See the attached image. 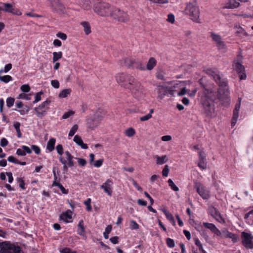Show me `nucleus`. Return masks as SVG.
<instances>
[{
    "label": "nucleus",
    "mask_w": 253,
    "mask_h": 253,
    "mask_svg": "<svg viewBox=\"0 0 253 253\" xmlns=\"http://www.w3.org/2000/svg\"><path fill=\"white\" fill-rule=\"evenodd\" d=\"M169 172V167L168 165H166L162 171L163 175L165 177L168 176Z\"/></svg>",
    "instance_id": "59"
},
{
    "label": "nucleus",
    "mask_w": 253,
    "mask_h": 253,
    "mask_svg": "<svg viewBox=\"0 0 253 253\" xmlns=\"http://www.w3.org/2000/svg\"><path fill=\"white\" fill-rule=\"evenodd\" d=\"M56 149L58 154L62 155L63 153V148L61 144H58L56 147Z\"/></svg>",
    "instance_id": "53"
},
{
    "label": "nucleus",
    "mask_w": 253,
    "mask_h": 253,
    "mask_svg": "<svg viewBox=\"0 0 253 253\" xmlns=\"http://www.w3.org/2000/svg\"><path fill=\"white\" fill-rule=\"evenodd\" d=\"M125 133L126 136L131 137L135 134V131L132 127H129L125 130Z\"/></svg>",
    "instance_id": "37"
},
{
    "label": "nucleus",
    "mask_w": 253,
    "mask_h": 253,
    "mask_svg": "<svg viewBox=\"0 0 253 253\" xmlns=\"http://www.w3.org/2000/svg\"><path fill=\"white\" fill-rule=\"evenodd\" d=\"M203 225L205 227L210 229L212 232L219 235L220 234V231L212 224L209 222H203Z\"/></svg>",
    "instance_id": "23"
},
{
    "label": "nucleus",
    "mask_w": 253,
    "mask_h": 253,
    "mask_svg": "<svg viewBox=\"0 0 253 253\" xmlns=\"http://www.w3.org/2000/svg\"><path fill=\"white\" fill-rule=\"evenodd\" d=\"M225 237L226 238H229L232 239V241L233 243H236L238 241V238L234 234L227 231L225 232Z\"/></svg>",
    "instance_id": "32"
},
{
    "label": "nucleus",
    "mask_w": 253,
    "mask_h": 253,
    "mask_svg": "<svg viewBox=\"0 0 253 253\" xmlns=\"http://www.w3.org/2000/svg\"><path fill=\"white\" fill-rule=\"evenodd\" d=\"M2 4L3 6L2 11L16 15H21L22 14V13L18 9L13 7L10 3H2Z\"/></svg>",
    "instance_id": "15"
},
{
    "label": "nucleus",
    "mask_w": 253,
    "mask_h": 253,
    "mask_svg": "<svg viewBox=\"0 0 253 253\" xmlns=\"http://www.w3.org/2000/svg\"><path fill=\"white\" fill-rule=\"evenodd\" d=\"M235 29L236 30V35L241 39L244 40L248 36V33L245 31L244 29L240 25H236L235 26Z\"/></svg>",
    "instance_id": "19"
},
{
    "label": "nucleus",
    "mask_w": 253,
    "mask_h": 253,
    "mask_svg": "<svg viewBox=\"0 0 253 253\" xmlns=\"http://www.w3.org/2000/svg\"><path fill=\"white\" fill-rule=\"evenodd\" d=\"M51 84L55 88H58L59 87V83L58 81L56 80H52L51 81Z\"/></svg>",
    "instance_id": "60"
},
{
    "label": "nucleus",
    "mask_w": 253,
    "mask_h": 253,
    "mask_svg": "<svg viewBox=\"0 0 253 253\" xmlns=\"http://www.w3.org/2000/svg\"><path fill=\"white\" fill-rule=\"evenodd\" d=\"M112 7L105 2L98 3L94 6V11L101 16H109Z\"/></svg>",
    "instance_id": "4"
},
{
    "label": "nucleus",
    "mask_w": 253,
    "mask_h": 253,
    "mask_svg": "<svg viewBox=\"0 0 253 253\" xmlns=\"http://www.w3.org/2000/svg\"><path fill=\"white\" fill-rule=\"evenodd\" d=\"M209 212L216 221H220L222 220V217L220 213L214 207L211 206L209 208Z\"/></svg>",
    "instance_id": "20"
},
{
    "label": "nucleus",
    "mask_w": 253,
    "mask_h": 253,
    "mask_svg": "<svg viewBox=\"0 0 253 253\" xmlns=\"http://www.w3.org/2000/svg\"><path fill=\"white\" fill-rule=\"evenodd\" d=\"M61 253H76L75 252L72 251L69 248H64L60 251Z\"/></svg>",
    "instance_id": "64"
},
{
    "label": "nucleus",
    "mask_w": 253,
    "mask_h": 253,
    "mask_svg": "<svg viewBox=\"0 0 253 253\" xmlns=\"http://www.w3.org/2000/svg\"><path fill=\"white\" fill-rule=\"evenodd\" d=\"M31 148L36 154L39 155L40 153L41 149L38 146L32 145Z\"/></svg>",
    "instance_id": "55"
},
{
    "label": "nucleus",
    "mask_w": 253,
    "mask_h": 253,
    "mask_svg": "<svg viewBox=\"0 0 253 253\" xmlns=\"http://www.w3.org/2000/svg\"><path fill=\"white\" fill-rule=\"evenodd\" d=\"M56 140L54 138H50L46 145V149L49 151L51 152L54 149V145L55 144Z\"/></svg>",
    "instance_id": "28"
},
{
    "label": "nucleus",
    "mask_w": 253,
    "mask_h": 253,
    "mask_svg": "<svg viewBox=\"0 0 253 253\" xmlns=\"http://www.w3.org/2000/svg\"><path fill=\"white\" fill-rule=\"evenodd\" d=\"M75 112L73 111H69L65 113L62 117V119H66L69 118L70 116L73 115Z\"/></svg>",
    "instance_id": "49"
},
{
    "label": "nucleus",
    "mask_w": 253,
    "mask_h": 253,
    "mask_svg": "<svg viewBox=\"0 0 253 253\" xmlns=\"http://www.w3.org/2000/svg\"><path fill=\"white\" fill-rule=\"evenodd\" d=\"M241 98H238L237 102L236 103L235 108L233 110V117L231 122V126H234L236 125L237 121L238 120V118L239 117V113L241 107Z\"/></svg>",
    "instance_id": "13"
},
{
    "label": "nucleus",
    "mask_w": 253,
    "mask_h": 253,
    "mask_svg": "<svg viewBox=\"0 0 253 253\" xmlns=\"http://www.w3.org/2000/svg\"><path fill=\"white\" fill-rule=\"evenodd\" d=\"M13 126L16 131L17 137L18 138H20L22 136V133L20 129V123L18 122H15L14 123Z\"/></svg>",
    "instance_id": "35"
},
{
    "label": "nucleus",
    "mask_w": 253,
    "mask_h": 253,
    "mask_svg": "<svg viewBox=\"0 0 253 253\" xmlns=\"http://www.w3.org/2000/svg\"><path fill=\"white\" fill-rule=\"evenodd\" d=\"M208 75L212 77L215 82L219 85V88L217 91L216 87L208 89L204 87L203 95L201 96V101L204 111L207 117H213L215 115L214 101L218 98L223 105L227 107L229 105L230 99V92L227 87L226 79L222 78L220 72L216 69H208L206 70Z\"/></svg>",
    "instance_id": "1"
},
{
    "label": "nucleus",
    "mask_w": 253,
    "mask_h": 253,
    "mask_svg": "<svg viewBox=\"0 0 253 253\" xmlns=\"http://www.w3.org/2000/svg\"><path fill=\"white\" fill-rule=\"evenodd\" d=\"M12 80V78L9 75L0 76V81L5 83H7Z\"/></svg>",
    "instance_id": "40"
},
{
    "label": "nucleus",
    "mask_w": 253,
    "mask_h": 253,
    "mask_svg": "<svg viewBox=\"0 0 253 253\" xmlns=\"http://www.w3.org/2000/svg\"><path fill=\"white\" fill-rule=\"evenodd\" d=\"M78 129V126L77 125H74L71 128V129H70V131H69V137H72L73 136L75 133L76 132V131H77Z\"/></svg>",
    "instance_id": "43"
},
{
    "label": "nucleus",
    "mask_w": 253,
    "mask_h": 253,
    "mask_svg": "<svg viewBox=\"0 0 253 253\" xmlns=\"http://www.w3.org/2000/svg\"><path fill=\"white\" fill-rule=\"evenodd\" d=\"M198 167L202 169H205L207 168V162L206 159H203V158H202V159H199L198 162Z\"/></svg>",
    "instance_id": "34"
},
{
    "label": "nucleus",
    "mask_w": 253,
    "mask_h": 253,
    "mask_svg": "<svg viewBox=\"0 0 253 253\" xmlns=\"http://www.w3.org/2000/svg\"><path fill=\"white\" fill-rule=\"evenodd\" d=\"M87 127L90 130H93L99 124V121L96 118H89L87 120Z\"/></svg>",
    "instance_id": "17"
},
{
    "label": "nucleus",
    "mask_w": 253,
    "mask_h": 253,
    "mask_svg": "<svg viewBox=\"0 0 253 253\" xmlns=\"http://www.w3.org/2000/svg\"><path fill=\"white\" fill-rule=\"evenodd\" d=\"M56 36L62 40H65L67 38V35L65 34L62 32L57 33L56 34Z\"/></svg>",
    "instance_id": "57"
},
{
    "label": "nucleus",
    "mask_w": 253,
    "mask_h": 253,
    "mask_svg": "<svg viewBox=\"0 0 253 253\" xmlns=\"http://www.w3.org/2000/svg\"><path fill=\"white\" fill-rule=\"evenodd\" d=\"M59 161L63 165V169L65 172H67L68 171V163H67V161L65 160L62 157H60L59 158Z\"/></svg>",
    "instance_id": "38"
},
{
    "label": "nucleus",
    "mask_w": 253,
    "mask_h": 253,
    "mask_svg": "<svg viewBox=\"0 0 253 253\" xmlns=\"http://www.w3.org/2000/svg\"><path fill=\"white\" fill-rule=\"evenodd\" d=\"M77 232L78 234L84 237H86L85 229L83 224V222L79 223L77 228Z\"/></svg>",
    "instance_id": "25"
},
{
    "label": "nucleus",
    "mask_w": 253,
    "mask_h": 253,
    "mask_svg": "<svg viewBox=\"0 0 253 253\" xmlns=\"http://www.w3.org/2000/svg\"><path fill=\"white\" fill-rule=\"evenodd\" d=\"M156 90L157 91L158 97L162 99L168 93L173 94V90L171 87H169L165 85L158 84L157 85Z\"/></svg>",
    "instance_id": "12"
},
{
    "label": "nucleus",
    "mask_w": 253,
    "mask_h": 253,
    "mask_svg": "<svg viewBox=\"0 0 253 253\" xmlns=\"http://www.w3.org/2000/svg\"><path fill=\"white\" fill-rule=\"evenodd\" d=\"M81 25L83 27L84 31L86 35H88L91 33V27L88 22H82Z\"/></svg>",
    "instance_id": "26"
},
{
    "label": "nucleus",
    "mask_w": 253,
    "mask_h": 253,
    "mask_svg": "<svg viewBox=\"0 0 253 253\" xmlns=\"http://www.w3.org/2000/svg\"><path fill=\"white\" fill-rule=\"evenodd\" d=\"M74 141L79 146H81L82 149H86L88 148L87 145L84 143L82 138L78 135L75 136L74 138Z\"/></svg>",
    "instance_id": "24"
},
{
    "label": "nucleus",
    "mask_w": 253,
    "mask_h": 253,
    "mask_svg": "<svg viewBox=\"0 0 253 253\" xmlns=\"http://www.w3.org/2000/svg\"><path fill=\"white\" fill-rule=\"evenodd\" d=\"M156 60L154 57H151L147 64V69L148 70H152L156 65Z\"/></svg>",
    "instance_id": "27"
},
{
    "label": "nucleus",
    "mask_w": 253,
    "mask_h": 253,
    "mask_svg": "<svg viewBox=\"0 0 253 253\" xmlns=\"http://www.w3.org/2000/svg\"><path fill=\"white\" fill-rule=\"evenodd\" d=\"M78 162L79 164L82 167L84 166L86 164V160L83 158H78Z\"/></svg>",
    "instance_id": "62"
},
{
    "label": "nucleus",
    "mask_w": 253,
    "mask_h": 253,
    "mask_svg": "<svg viewBox=\"0 0 253 253\" xmlns=\"http://www.w3.org/2000/svg\"><path fill=\"white\" fill-rule=\"evenodd\" d=\"M52 186H57L59 187V188L61 190L62 193L64 194H67L68 193V190L66 189L59 182H54L52 183Z\"/></svg>",
    "instance_id": "33"
},
{
    "label": "nucleus",
    "mask_w": 253,
    "mask_h": 253,
    "mask_svg": "<svg viewBox=\"0 0 253 253\" xmlns=\"http://www.w3.org/2000/svg\"><path fill=\"white\" fill-rule=\"evenodd\" d=\"M185 12L191 19L197 23H200V10L196 0H191L186 5Z\"/></svg>",
    "instance_id": "3"
},
{
    "label": "nucleus",
    "mask_w": 253,
    "mask_h": 253,
    "mask_svg": "<svg viewBox=\"0 0 253 253\" xmlns=\"http://www.w3.org/2000/svg\"><path fill=\"white\" fill-rule=\"evenodd\" d=\"M109 16L114 19L121 22H126L128 20V16L126 12L113 7H112Z\"/></svg>",
    "instance_id": "6"
},
{
    "label": "nucleus",
    "mask_w": 253,
    "mask_h": 253,
    "mask_svg": "<svg viewBox=\"0 0 253 253\" xmlns=\"http://www.w3.org/2000/svg\"><path fill=\"white\" fill-rule=\"evenodd\" d=\"M210 37L212 39V40L216 43L219 50L223 51L226 50L225 44L219 35L213 32H211Z\"/></svg>",
    "instance_id": "11"
},
{
    "label": "nucleus",
    "mask_w": 253,
    "mask_h": 253,
    "mask_svg": "<svg viewBox=\"0 0 253 253\" xmlns=\"http://www.w3.org/2000/svg\"><path fill=\"white\" fill-rule=\"evenodd\" d=\"M155 157L156 159V162L158 165H163L167 161L166 155H164L162 157L156 155Z\"/></svg>",
    "instance_id": "30"
},
{
    "label": "nucleus",
    "mask_w": 253,
    "mask_h": 253,
    "mask_svg": "<svg viewBox=\"0 0 253 253\" xmlns=\"http://www.w3.org/2000/svg\"><path fill=\"white\" fill-rule=\"evenodd\" d=\"M152 118V115L150 114H148L147 115L142 116L140 118V120L141 121H146Z\"/></svg>",
    "instance_id": "61"
},
{
    "label": "nucleus",
    "mask_w": 253,
    "mask_h": 253,
    "mask_svg": "<svg viewBox=\"0 0 253 253\" xmlns=\"http://www.w3.org/2000/svg\"><path fill=\"white\" fill-rule=\"evenodd\" d=\"M229 6H227L228 8H235L239 6L240 3L237 2L236 0H229Z\"/></svg>",
    "instance_id": "36"
},
{
    "label": "nucleus",
    "mask_w": 253,
    "mask_h": 253,
    "mask_svg": "<svg viewBox=\"0 0 253 253\" xmlns=\"http://www.w3.org/2000/svg\"><path fill=\"white\" fill-rule=\"evenodd\" d=\"M14 101L15 99L14 98L11 97H8L6 101L7 106L9 108L12 107L14 104Z\"/></svg>",
    "instance_id": "44"
},
{
    "label": "nucleus",
    "mask_w": 253,
    "mask_h": 253,
    "mask_svg": "<svg viewBox=\"0 0 253 253\" xmlns=\"http://www.w3.org/2000/svg\"><path fill=\"white\" fill-rule=\"evenodd\" d=\"M103 162V159H101L96 160L94 162V163L93 164V166L95 167L99 168L102 166Z\"/></svg>",
    "instance_id": "54"
},
{
    "label": "nucleus",
    "mask_w": 253,
    "mask_h": 253,
    "mask_svg": "<svg viewBox=\"0 0 253 253\" xmlns=\"http://www.w3.org/2000/svg\"><path fill=\"white\" fill-rule=\"evenodd\" d=\"M50 103V100H46L42 102L38 107L34 108V111L36 113L37 117L41 119L47 114L49 110V105Z\"/></svg>",
    "instance_id": "8"
},
{
    "label": "nucleus",
    "mask_w": 253,
    "mask_h": 253,
    "mask_svg": "<svg viewBox=\"0 0 253 253\" xmlns=\"http://www.w3.org/2000/svg\"><path fill=\"white\" fill-rule=\"evenodd\" d=\"M20 89L23 92L26 93L29 92L31 88L28 84H25L21 86Z\"/></svg>",
    "instance_id": "48"
},
{
    "label": "nucleus",
    "mask_w": 253,
    "mask_h": 253,
    "mask_svg": "<svg viewBox=\"0 0 253 253\" xmlns=\"http://www.w3.org/2000/svg\"><path fill=\"white\" fill-rule=\"evenodd\" d=\"M242 60H243V56H242L241 52L240 51L237 56L236 59L233 61V63H236V62L242 63Z\"/></svg>",
    "instance_id": "51"
},
{
    "label": "nucleus",
    "mask_w": 253,
    "mask_h": 253,
    "mask_svg": "<svg viewBox=\"0 0 253 253\" xmlns=\"http://www.w3.org/2000/svg\"><path fill=\"white\" fill-rule=\"evenodd\" d=\"M169 186L174 191H178L179 188L175 185L173 183V181L171 179H169L168 181Z\"/></svg>",
    "instance_id": "42"
},
{
    "label": "nucleus",
    "mask_w": 253,
    "mask_h": 253,
    "mask_svg": "<svg viewBox=\"0 0 253 253\" xmlns=\"http://www.w3.org/2000/svg\"><path fill=\"white\" fill-rule=\"evenodd\" d=\"M163 211L168 220L171 221L174 220L172 215L169 211L166 210H164Z\"/></svg>",
    "instance_id": "47"
},
{
    "label": "nucleus",
    "mask_w": 253,
    "mask_h": 253,
    "mask_svg": "<svg viewBox=\"0 0 253 253\" xmlns=\"http://www.w3.org/2000/svg\"><path fill=\"white\" fill-rule=\"evenodd\" d=\"M50 2L51 7L55 10L58 11H63L64 9V6L60 2L59 0H48Z\"/></svg>",
    "instance_id": "18"
},
{
    "label": "nucleus",
    "mask_w": 253,
    "mask_h": 253,
    "mask_svg": "<svg viewBox=\"0 0 253 253\" xmlns=\"http://www.w3.org/2000/svg\"><path fill=\"white\" fill-rule=\"evenodd\" d=\"M233 66L236 72L239 74L240 80H245L246 75L245 73V68L242 63H233Z\"/></svg>",
    "instance_id": "14"
},
{
    "label": "nucleus",
    "mask_w": 253,
    "mask_h": 253,
    "mask_svg": "<svg viewBox=\"0 0 253 253\" xmlns=\"http://www.w3.org/2000/svg\"><path fill=\"white\" fill-rule=\"evenodd\" d=\"M124 63L122 65L126 66L128 67L145 70V67L142 64L141 61L139 59H133L130 58H125L123 60Z\"/></svg>",
    "instance_id": "9"
},
{
    "label": "nucleus",
    "mask_w": 253,
    "mask_h": 253,
    "mask_svg": "<svg viewBox=\"0 0 253 253\" xmlns=\"http://www.w3.org/2000/svg\"><path fill=\"white\" fill-rule=\"evenodd\" d=\"M194 187L199 195L204 200H208L210 197V192L202 183L196 181L194 183Z\"/></svg>",
    "instance_id": "7"
},
{
    "label": "nucleus",
    "mask_w": 253,
    "mask_h": 253,
    "mask_svg": "<svg viewBox=\"0 0 253 253\" xmlns=\"http://www.w3.org/2000/svg\"><path fill=\"white\" fill-rule=\"evenodd\" d=\"M250 217L251 220H253V210L250 211L248 213H246L245 214L244 218L247 219L248 218Z\"/></svg>",
    "instance_id": "56"
},
{
    "label": "nucleus",
    "mask_w": 253,
    "mask_h": 253,
    "mask_svg": "<svg viewBox=\"0 0 253 253\" xmlns=\"http://www.w3.org/2000/svg\"><path fill=\"white\" fill-rule=\"evenodd\" d=\"M18 98L19 99H23L26 100H30L31 99V97L30 95L27 94L25 93H21L18 95Z\"/></svg>",
    "instance_id": "50"
},
{
    "label": "nucleus",
    "mask_w": 253,
    "mask_h": 253,
    "mask_svg": "<svg viewBox=\"0 0 253 253\" xmlns=\"http://www.w3.org/2000/svg\"><path fill=\"white\" fill-rule=\"evenodd\" d=\"M42 91H40L36 93L35 97V100L34 101V103H36L40 101L41 100V96L43 94Z\"/></svg>",
    "instance_id": "46"
},
{
    "label": "nucleus",
    "mask_w": 253,
    "mask_h": 253,
    "mask_svg": "<svg viewBox=\"0 0 253 253\" xmlns=\"http://www.w3.org/2000/svg\"><path fill=\"white\" fill-rule=\"evenodd\" d=\"M116 80L121 86L129 89L135 97L138 98L143 93V86L133 76L127 73H118Z\"/></svg>",
    "instance_id": "2"
},
{
    "label": "nucleus",
    "mask_w": 253,
    "mask_h": 253,
    "mask_svg": "<svg viewBox=\"0 0 253 253\" xmlns=\"http://www.w3.org/2000/svg\"><path fill=\"white\" fill-rule=\"evenodd\" d=\"M167 21L171 23H173L174 22V16L172 14H169L168 16Z\"/></svg>",
    "instance_id": "63"
},
{
    "label": "nucleus",
    "mask_w": 253,
    "mask_h": 253,
    "mask_svg": "<svg viewBox=\"0 0 253 253\" xmlns=\"http://www.w3.org/2000/svg\"><path fill=\"white\" fill-rule=\"evenodd\" d=\"M73 214V212L71 210H68L61 214L59 219L63 221H67L68 220L72 219Z\"/></svg>",
    "instance_id": "21"
},
{
    "label": "nucleus",
    "mask_w": 253,
    "mask_h": 253,
    "mask_svg": "<svg viewBox=\"0 0 253 253\" xmlns=\"http://www.w3.org/2000/svg\"><path fill=\"white\" fill-rule=\"evenodd\" d=\"M7 160L8 162L14 163L15 164L19 163V161L16 159L13 156H9L7 158Z\"/></svg>",
    "instance_id": "58"
},
{
    "label": "nucleus",
    "mask_w": 253,
    "mask_h": 253,
    "mask_svg": "<svg viewBox=\"0 0 253 253\" xmlns=\"http://www.w3.org/2000/svg\"><path fill=\"white\" fill-rule=\"evenodd\" d=\"M0 253H23L20 247L6 241L0 243Z\"/></svg>",
    "instance_id": "5"
},
{
    "label": "nucleus",
    "mask_w": 253,
    "mask_h": 253,
    "mask_svg": "<svg viewBox=\"0 0 253 253\" xmlns=\"http://www.w3.org/2000/svg\"><path fill=\"white\" fill-rule=\"evenodd\" d=\"M53 62H55L62 57V53L61 52H54L53 53Z\"/></svg>",
    "instance_id": "41"
},
{
    "label": "nucleus",
    "mask_w": 253,
    "mask_h": 253,
    "mask_svg": "<svg viewBox=\"0 0 253 253\" xmlns=\"http://www.w3.org/2000/svg\"><path fill=\"white\" fill-rule=\"evenodd\" d=\"M113 182L110 179H108L105 182L103 183L100 187L104 190V192L106 193L108 195L111 196L112 193V185Z\"/></svg>",
    "instance_id": "16"
},
{
    "label": "nucleus",
    "mask_w": 253,
    "mask_h": 253,
    "mask_svg": "<svg viewBox=\"0 0 253 253\" xmlns=\"http://www.w3.org/2000/svg\"><path fill=\"white\" fill-rule=\"evenodd\" d=\"M67 156V160L68 161V165L69 167H72L74 165V163L73 162V156L70 153L69 151H66L65 152Z\"/></svg>",
    "instance_id": "29"
},
{
    "label": "nucleus",
    "mask_w": 253,
    "mask_h": 253,
    "mask_svg": "<svg viewBox=\"0 0 253 253\" xmlns=\"http://www.w3.org/2000/svg\"><path fill=\"white\" fill-rule=\"evenodd\" d=\"M166 243L169 248H172L175 246L174 240L169 238H168L166 239Z\"/></svg>",
    "instance_id": "45"
},
{
    "label": "nucleus",
    "mask_w": 253,
    "mask_h": 253,
    "mask_svg": "<svg viewBox=\"0 0 253 253\" xmlns=\"http://www.w3.org/2000/svg\"><path fill=\"white\" fill-rule=\"evenodd\" d=\"M91 200L88 198L84 202V204L86 206V209L88 211H90L91 210V206L90 205Z\"/></svg>",
    "instance_id": "52"
},
{
    "label": "nucleus",
    "mask_w": 253,
    "mask_h": 253,
    "mask_svg": "<svg viewBox=\"0 0 253 253\" xmlns=\"http://www.w3.org/2000/svg\"><path fill=\"white\" fill-rule=\"evenodd\" d=\"M72 91L71 89L70 88H66L63 89L60 91L59 94V97L60 98H65L68 96L69 94H70Z\"/></svg>",
    "instance_id": "31"
},
{
    "label": "nucleus",
    "mask_w": 253,
    "mask_h": 253,
    "mask_svg": "<svg viewBox=\"0 0 253 253\" xmlns=\"http://www.w3.org/2000/svg\"><path fill=\"white\" fill-rule=\"evenodd\" d=\"M241 239L243 245L247 249H253V236L249 233L242 232Z\"/></svg>",
    "instance_id": "10"
},
{
    "label": "nucleus",
    "mask_w": 253,
    "mask_h": 253,
    "mask_svg": "<svg viewBox=\"0 0 253 253\" xmlns=\"http://www.w3.org/2000/svg\"><path fill=\"white\" fill-rule=\"evenodd\" d=\"M166 75V71L162 68L159 69L156 73L157 79L162 81H166L167 80Z\"/></svg>",
    "instance_id": "22"
},
{
    "label": "nucleus",
    "mask_w": 253,
    "mask_h": 253,
    "mask_svg": "<svg viewBox=\"0 0 253 253\" xmlns=\"http://www.w3.org/2000/svg\"><path fill=\"white\" fill-rule=\"evenodd\" d=\"M17 182L19 183V187L23 190H25L26 187L25 186V182L23 178L21 177H18L16 179Z\"/></svg>",
    "instance_id": "39"
}]
</instances>
